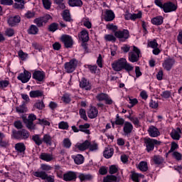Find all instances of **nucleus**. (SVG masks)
I'll return each mask as SVG.
<instances>
[{
  "mask_svg": "<svg viewBox=\"0 0 182 182\" xmlns=\"http://www.w3.org/2000/svg\"><path fill=\"white\" fill-rule=\"evenodd\" d=\"M128 59L132 63L139 62V59H140V50L134 46H132V50L129 53Z\"/></svg>",
  "mask_w": 182,
  "mask_h": 182,
  "instance_id": "nucleus-1",
  "label": "nucleus"
},
{
  "mask_svg": "<svg viewBox=\"0 0 182 182\" xmlns=\"http://www.w3.org/2000/svg\"><path fill=\"white\" fill-rule=\"evenodd\" d=\"M12 137L16 140H26L29 138V132L25 129L20 131L13 130Z\"/></svg>",
  "mask_w": 182,
  "mask_h": 182,
  "instance_id": "nucleus-2",
  "label": "nucleus"
},
{
  "mask_svg": "<svg viewBox=\"0 0 182 182\" xmlns=\"http://www.w3.org/2000/svg\"><path fill=\"white\" fill-rule=\"evenodd\" d=\"M126 63V58H121L112 64V68L115 72H122Z\"/></svg>",
  "mask_w": 182,
  "mask_h": 182,
  "instance_id": "nucleus-3",
  "label": "nucleus"
},
{
  "mask_svg": "<svg viewBox=\"0 0 182 182\" xmlns=\"http://www.w3.org/2000/svg\"><path fill=\"white\" fill-rule=\"evenodd\" d=\"M78 62L76 59H73L69 62L65 63V70L67 73H72L75 72L76 68H77Z\"/></svg>",
  "mask_w": 182,
  "mask_h": 182,
  "instance_id": "nucleus-4",
  "label": "nucleus"
},
{
  "mask_svg": "<svg viewBox=\"0 0 182 182\" xmlns=\"http://www.w3.org/2000/svg\"><path fill=\"white\" fill-rule=\"evenodd\" d=\"M60 41L63 43L65 48H69L73 46V38L68 34L61 36Z\"/></svg>",
  "mask_w": 182,
  "mask_h": 182,
  "instance_id": "nucleus-5",
  "label": "nucleus"
},
{
  "mask_svg": "<svg viewBox=\"0 0 182 182\" xmlns=\"http://www.w3.org/2000/svg\"><path fill=\"white\" fill-rule=\"evenodd\" d=\"M35 177H39L42 180H46L48 182H55V178L52 176H48L46 171H36L33 173Z\"/></svg>",
  "mask_w": 182,
  "mask_h": 182,
  "instance_id": "nucleus-6",
  "label": "nucleus"
},
{
  "mask_svg": "<svg viewBox=\"0 0 182 182\" xmlns=\"http://www.w3.org/2000/svg\"><path fill=\"white\" fill-rule=\"evenodd\" d=\"M162 9H163L164 12H165V14H168L170 12H174L175 11H177V4H176L171 1H167L164 4Z\"/></svg>",
  "mask_w": 182,
  "mask_h": 182,
  "instance_id": "nucleus-7",
  "label": "nucleus"
},
{
  "mask_svg": "<svg viewBox=\"0 0 182 182\" xmlns=\"http://www.w3.org/2000/svg\"><path fill=\"white\" fill-rule=\"evenodd\" d=\"M144 143L146 144L147 151H153V150H154V145L160 144L161 142L154 139L145 138Z\"/></svg>",
  "mask_w": 182,
  "mask_h": 182,
  "instance_id": "nucleus-8",
  "label": "nucleus"
},
{
  "mask_svg": "<svg viewBox=\"0 0 182 182\" xmlns=\"http://www.w3.org/2000/svg\"><path fill=\"white\" fill-rule=\"evenodd\" d=\"M31 77H32V74H31V73H29L28 70H24L23 73L18 75L17 79L21 80L22 83H28V82H29L31 80Z\"/></svg>",
  "mask_w": 182,
  "mask_h": 182,
  "instance_id": "nucleus-9",
  "label": "nucleus"
},
{
  "mask_svg": "<svg viewBox=\"0 0 182 182\" xmlns=\"http://www.w3.org/2000/svg\"><path fill=\"white\" fill-rule=\"evenodd\" d=\"M176 63V60L174 58H166L164 60V63H162L163 68L165 69V70H171V68L174 66V64Z\"/></svg>",
  "mask_w": 182,
  "mask_h": 182,
  "instance_id": "nucleus-10",
  "label": "nucleus"
},
{
  "mask_svg": "<svg viewBox=\"0 0 182 182\" xmlns=\"http://www.w3.org/2000/svg\"><path fill=\"white\" fill-rule=\"evenodd\" d=\"M96 97L99 102L105 100L106 105H112V103H113V100H112L106 93L101 92L98 94Z\"/></svg>",
  "mask_w": 182,
  "mask_h": 182,
  "instance_id": "nucleus-11",
  "label": "nucleus"
},
{
  "mask_svg": "<svg viewBox=\"0 0 182 182\" xmlns=\"http://www.w3.org/2000/svg\"><path fill=\"white\" fill-rule=\"evenodd\" d=\"M116 38L118 39H129V31H118L114 33Z\"/></svg>",
  "mask_w": 182,
  "mask_h": 182,
  "instance_id": "nucleus-12",
  "label": "nucleus"
},
{
  "mask_svg": "<svg viewBox=\"0 0 182 182\" xmlns=\"http://www.w3.org/2000/svg\"><path fill=\"white\" fill-rule=\"evenodd\" d=\"M45 73L43 71H35L33 73V77L38 82H43V79H45Z\"/></svg>",
  "mask_w": 182,
  "mask_h": 182,
  "instance_id": "nucleus-13",
  "label": "nucleus"
},
{
  "mask_svg": "<svg viewBox=\"0 0 182 182\" xmlns=\"http://www.w3.org/2000/svg\"><path fill=\"white\" fill-rule=\"evenodd\" d=\"M63 180L65 181H73L76 180V173L73 171H69L63 175Z\"/></svg>",
  "mask_w": 182,
  "mask_h": 182,
  "instance_id": "nucleus-14",
  "label": "nucleus"
},
{
  "mask_svg": "<svg viewBox=\"0 0 182 182\" xmlns=\"http://www.w3.org/2000/svg\"><path fill=\"white\" fill-rule=\"evenodd\" d=\"M148 132L151 137H159V136H160V132L159 131V129L154 126H151L149 128Z\"/></svg>",
  "mask_w": 182,
  "mask_h": 182,
  "instance_id": "nucleus-15",
  "label": "nucleus"
},
{
  "mask_svg": "<svg viewBox=\"0 0 182 182\" xmlns=\"http://www.w3.org/2000/svg\"><path fill=\"white\" fill-rule=\"evenodd\" d=\"M170 134L173 140H180V137H181V129L180 128L173 129Z\"/></svg>",
  "mask_w": 182,
  "mask_h": 182,
  "instance_id": "nucleus-16",
  "label": "nucleus"
},
{
  "mask_svg": "<svg viewBox=\"0 0 182 182\" xmlns=\"http://www.w3.org/2000/svg\"><path fill=\"white\" fill-rule=\"evenodd\" d=\"M21 22V17L19 16H11L8 19V23L9 26H15V25Z\"/></svg>",
  "mask_w": 182,
  "mask_h": 182,
  "instance_id": "nucleus-17",
  "label": "nucleus"
},
{
  "mask_svg": "<svg viewBox=\"0 0 182 182\" xmlns=\"http://www.w3.org/2000/svg\"><path fill=\"white\" fill-rule=\"evenodd\" d=\"M123 130L125 135L130 134L133 131V124L129 122H126L124 124Z\"/></svg>",
  "mask_w": 182,
  "mask_h": 182,
  "instance_id": "nucleus-18",
  "label": "nucleus"
},
{
  "mask_svg": "<svg viewBox=\"0 0 182 182\" xmlns=\"http://www.w3.org/2000/svg\"><path fill=\"white\" fill-rule=\"evenodd\" d=\"M90 145V142L89 141L86 140L85 142L82 144H77L76 147L78 149V150H80V151H85V150H87L89 149V146Z\"/></svg>",
  "mask_w": 182,
  "mask_h": 182,
  "instance_id": "nucleus-19",
  "label": "nucleus"
},
{
  "mask_svg": "<svg viewBox=\"0 0 182 182\" xmlns=\"http://www.w3.org/2000/svg\"><path fill=\"white\" fill-rule=\"evenodd\" d=\"M99 111L95 107H92L87 112V115L90 119H95V117H97Z\"/></svg>",
  "mask_w": 182,
  "mask_h": 182,
  "instance_id": "nucleus-20",
  "label": "nucleus"
},
{
  "mask_svg": "<svg viewBox=\"0 0 182 182\" xmlns=\"http://www.w3.org/2000/svg\"><path fill=\"white\" fill-rule=\"evenodd\" d=\"M80 87L83 89V90H90L91 86L87 80L82 78L80 82Z\"/></svg>",
  "mask_w": 182,
  "mask_h": 182,
  "instance_id": "nucleus-21",
  "label": "nucleus"
},
{
  "mask_svg": "<svg viewBox=\"0 0 182 182\" xmlns=\"http://www.w3.org/2000/svg\"><path fill=\"white\" fill-rule=\"evenodd\" d=\"M79 38L82 41V42H87V41H89V33L84 29L80 32Z\"/></svg>",
  "mask_w": 182,
  "mask_h": 182,
  "instance_id": "nucleus-22",
  "label": "nucleus"
},
{
  "mask_svg": "<svg viewBox=\"0 0 182 182\" xmlns=\"http://www.w3.org/2000/svg\"><path fill=\"white\" fill-rule=\"evenodd\" d=\"M40 159L44 160V161H52L53 160V156L50 154L42 153L40 155Z\"/></svg>",
  "mask_w": 182,
  "mask_h": 182,
  "instance_id": "nucleus-23",
  "label": "nucleus"
},
{
  "mask_svg": "<svg viewBox=\"0 0 182 182\" xmlns=\"http://www.w3.org/2000/svg\"><path fill=\"white\" fill-rule=\"evenodd\" d=\"M15 149L17 151V153H24L26 147L23 143L20 142L15 145Z\"/></svg>",
  "mask_w": 182,
  "mask_h": 182,
  "instance_id": "nucleus-24",
  "label": "nucleus"
},
{
  "mask_svg": "<svg viewBox=\"0 0 182 182\" xmlns=\"http://www.w3.org/2000/svg\"><path fill=\"white\" fill-rule=\"evenodd\" d=\"M105 15V21H107L108 22H110L114 19V13H113V11L111 10H107Z\"/></svg>",
  "mask_w": 182,
  "mask_h": 182,
  "instance_id": "nucleus-25",
  "label": "nucleus"
},
{
  "mask_svg": "<svg viewBox=\"0 0 182 182\" xmlns=\"http://www.w3.org/2000/svg\"><path fill=\"white\" fill-rule=\"evenodd\" d=\"M113 149L110 147H107L104 151V157H105V159H110V157L113 156Z\"/></svg>",
  "mask_w": 182,
  "mask_h": 182,
  "instance_id": "nucleus-26",
  "label": "nucleus"
},
{
  "mask_svg": "<svg viewBox=\"0 0 182 182\" xmlns=\"http://www.w3.org/2000/svg\"><path fill=\"white\" fill-rule=\"evenodd\" d=\"M32 140L37 146H41L43 143V139L41 137V135L36 134L32 136Z\"/></svg>",
  "mask_w": 182,
  "mask_h": 182,
  "instance_id": "nucleus-27",
  "label": "nucleus"
},
{
  "mask_svg": "<svg viewBox=\"0 0 182 182\" xmlns=\"http://www.w3.org/2000/svg\"><path fill=\"white\" fill-rule=\"evenodd\" d=\"M78 178L80 181H86L87 180H92L93 176L90 174L80 173L78 175Z\"/></svg>",
  "mask_w": 182,
  "mask_h": 182,
  "instance_id": "nucleus-28",
  "label": "nucleus"
},
{
  "mask_svg": "<svg viewBox=\"0 0 182 182\" xmlns=\"http://www.w3.org/2000/svg\"><path fill=\"white\" fill-rule=\"evenodd\" d=\"M123 69L126 70V72H127L128 73H130V72H133V70H134V67L133 66V65L127 62V60H125V63L124 64Z\"/></svg>",
  "mask_w": 182,
  "mask_h": 182,
  "instance_id": "nucleus-29",
  "label": "nucleus"
},
{
  "mask_svg": "<svg viewBox=\"0 0 182 182\" xmlns=\"http://www.w3.org/2000/svg\"><path fill=\"white\" fill-rule=\"evenodd\" d=\"M38 32L39 28L35 25H31L28 29V33H29V35H37Z\"/></svg>",
  "mask_w": 182,
  "mask_h": 182,
  "instance_id": "nucleus-30",
  "label": "nucleus"
},
{
  "mask_svg": "<svg viewBox=\"0 0 182 182\" xmlns=\"http://www.w3.org/2000/svg\"><path fill=\"white\" fill-rule=\"evenodd\" d=\"M163 16H156L151 19V23H153V25H161L163 23Z\"/></svg>",
  "mask_w": 182,
  "mask_h": 182,
  "instance_id": "nucleus-31",
  "label": "nucleus"
},
{
  "mask_svg": "<svg viewBox=\"0 0 182 182\" xmlns=\"http://www.w3.org/2000/svg\"><path fill=\"white\" fill-rule=\"evenodd\" d=\"M73 159L75 164H83V161H85V157H83L82 154H77L74 156Z\"/></svg>",
  "mask_w": 182,
  "mask_h": 182,
  "instance_id": "nucleus-32",
  "label": "nucleus"
},
{
  "mask_svg": "<svg viewBox=\"0 0 182 182\" xmlns=\"http://www.w3.org/2000/svg\"><path fill=\"white\" fill-rule=\"evenodd\" d=\"M90 127V124H85L84 125H80L79 129L80 132H83L86 134H90V131L87 129Z\"/></svg>",
  "mask_w": 182,
  "mask_h": 182,
  "instance_id": "nucleus-33",
  "label": "nucleus"
},
{
  "mask_svg": "<svg viewBox=\"0 0 182 182\" xmlns=\"http://www.w3.org/2000/svg\"><path fill=\"white\" fill-rule=\"evenodd\" d=\"M43 143H46L47 146H52V136L49 134H45L43 137Z\"/></svg>",
  "mask_w": 182,
  "mask_h": 182,
  "instance_id": "nucleus-34",
  "label": "nucleus"
},
{
  "mask_svg": "<svg viewBox=\"0 0 182 182\" xmlns=\"http://www.w3.org/2000/svg\"><path fill=\"white\" fill-rule=\"evenodd\" d=\"M14 1L15 2H18L14 4V8H16V9H23L25 6V1L23 0H14Z\"/></svg>",
  "mask_w": 182,
  "mask_h": 182,
  "instance_id": "nucleus-35",
  "label": "nucleus"
},
{
  "mask_svg": "<svg viewBox=\"0 0 182 182\" xmlns=\"http://www.w3.org/2000/svg\"><path fill=\"white\" fill-rule=\"evenodd\" d=\"M70 6H82V0H68Z\"/></svg>",
  "mask_w": 182,
  "mask_h": 182,
  "instance_id": "nucleus-36",
  "label": "nucleus"
},
{
  "mask_svg": "<svg viewBox=\"0 0 182 182\" xmlns=\"http://www.w3.org/2000/svg\"><path fill=\"white\" fill-rule=\"evenodd\" d=\"M104 182H117V177L113 175H108L103 179Z\"/></svg>",
  "mask_w": 182,
  "mask_h": 182,
  "instance_id": "nucleus-37",
  "label": "nucleus"
},
{
  "mask_svg": "<svg viewBox=\"0 0 182 182\" xmlns=\"http://www.w3.org/2000/svg\"><path fill=\"white\" fill-rule=\"evenodd\" d=\"M138 167L139 170H141V171H147V170H149V167L147 166V162L146 161H141L139 164Z\"/></svg>",
  "mask_w": 182,
  "mask_h": 182,
  "instance_id": "nucleus-38",
  "label": "nucleus"
},
{
  "mask_svg": "<svg viewBox=\"0 0 182 182\" xmlns=\"http://www.w3.org/2000/svg\"><path fill=\"white\" fill-rule=\"evenodd\" d=\"M63 18L64 21H66V22H70V21H72V18H70V13L69 12V10H65L63 11Z\"/></svg>",
  "mask_w": 182,
  "mask_h": 182,
  "instance_id": "nucleus-39",
  "label": "nucleus"
},
{
  "mask_svg": "<svg viewBox=\"0 0 182 182\" xmlns=\"http://www.w3.org/2000/svg\"><path fill=\"white\" fill-rule=\"evenodd\" d=\"M82 25H84L87 29L92 28V22L90 21L89 18H84L82 19Z\"/></svg>",
  "mask_w": 182,
  "mask_h": 182,
  "instance_id": "nucleus-40",
  "label": "nucleus"
},
{
  "mask_svg": "<svg viewBox=\"0 0 182 182\" xmlns=\"http://www.w3.org/2000/svg\"><path fill=\"white\" fill-rule=\"evenodd\" d=\"M18 58H20V59L21 60H26V59H28V53L23 52V50H20L18 52Z\"/></svg>",
  "mask_w": 182,
  "mask_h": 182,
  "instance_id": "nucleus-41",
  "label": "nucleus"
},
{
  "mask_svg": "<svg viewBox=\"0 0 182 182\" xmlns=\"http://www.w3.org/2000/svg\"><path fill=\"white\" fill-rule=\"evenodd\" d=\"M104 38L107 42H116V37L112 34H106Z\"/></svg>",
  "mask_w": 182,
  "mask_h": 182,
  "instance_id": "nucleus-42",
  "label": "nucleus"
},
{
  "mask_svg": "<svg viewBox=\"0 0 182 182\" xmlns=\"http://www.w3.org/2000/svg\"><path fill=\"white\" fill-rule=\"evenodd\" d=\"M153 160H154L155 164H161V163H163V161H164V159H163V157H161V156H157V155H155L154 156Z\"/></svg>",
  "mask_w": 182,
  "mask_h": 182,
  "instance_id": "nucleus-43",
  "label": "nucleus"
},
{
  "mask_svg": "<svg viewBox=\"0 0 182 182\" xmlns=\"http://www.w3.org/2000/svg\"><path fill=\"white\" fill-rule=\"evenodd\" d=\"M63 147L65 149H70V146H72V142H70V139L69 138L64 139L63 141Z\"/></svg>",
  "mask_w": 182,
  "mask_h": 182,
  "instance_id": "nucleus-44",
  "label": "nucleus"
},
{
  "mask_svg": "<svg viewBox=\"0 0 182 182\" xmlns=\"http://www.w3.org/2000/svg\"><path fill=\"white\" fill-rule=\"evenodd\" d=\"M59 25L56 23H51L49 27H48V31L50 32H56V31H58V28Z\"/></svg>",
  "mask_w": 182,
  "mask_h": 182,
  "instance_id": "nucleus-45",
  "label": "nucleus"
},
{
  "mask_svg": "<svg viewBox=\"0 0 182 182\" xmlns=\"http://www.w3.org/2000/svg\"><path fill=\"white\" fill-rule=\"evenodd\" d=\"M34 23H36V25H37V26H38V28H42V26H43L45 25V23H43V21L42 19V17L36 18L34 20Z\"/></svg>",
  "mask_w": 182,
  "mask_h": 182,
  "instance_id": "nucleus-46",
  "label": "nucleus"
},
{
  "mask_svg": "<svg viewBox=\"0 0 182 182\" xmlns=\"http://www.w3.org/2000/svg\"><path fill=\"white\" fill-rule=\"evenodd\" d=\"M64 1L65 0H53V2L56 5H58V8H60V9H65V4H63Z\"/></svg>",
  "mask_w": 182,
  "mask_h": 182,
  "instance_id": "nucleus-47",
  "label": "nucleus"
},
{
  "mask_svg": "<svg viewBox=\"0 0 182 182\" xmlns=\"http://www.w3.org/2000/svg\"><path fill=\"white\" fill-rule=\"evenodd\" d=\"M58 127L62 130H68V129H69V124L68 122H61L58 124Z\"/></svg>",
  "mask_w": 182,
  "mask_h": 182,
  "instance_id": "nucleus-48",
  "label": "nucleus"
},
{
  "mask_svg": "<svg viewBox=\"0 0 182 182\" xmlns=\"http://www.w3.org/2000/svg\"><path fill=\"white\" fill-rule=\"evenodd\" d=\"M115 124H117L119 126H122V124H124V119L123 118H121L119 114H117L116 119H115Z\"/></svg>",
  "mask_w": 182,
  "mask_h": 182,
  "instance_id": "nucleus-49",
  "label": "nucleus"
},
{
  "mask_svg": "<svg viewBox=\"0 0 182 182\" xmlns=\"http://www.w3.org/2000/svg\"><path fill=\"white\" fill-rule=\"evenodd\" d=\"M88 148L90 149V151H96L99 149L98 145L95 142H90Z\"/></svg>",
  "mask_w": 182,
  "mask_h": 182,
  "instance_id": "nucleus-50",
  "label": "nucleus"
},
{
  "mask_svg": "<svg viewBox=\"0 0 182 182\" xmlns=\"http://www.w3.org/2000/svg\"><path fill=\"white\" fill-rule=\"evenodd\" d=\"M9 85V80H2L0 81V87L1 89H5V87H8V85Z\"/></svg>",
  "mask_w": 182,
  "mask_h": 182,
  "instance_id": "nucleus-51",
  "label": "nucleus"
},
{
  "mask_svg": "<svg viewBox=\"0 0 182 182\" xmlns=\"http://www.w3.org/2000/svg\"><path fill=\"white\" fill-rule=\"evenodd\" d=\"M42 2L45 9H50L52 2H50L49 0H42Z\"/></svg>",
  "mask_w": 182,
  "mask_h": 182,
  "instance_id": "nucleus-52",
  "label": "nucleus"
},
{
  "mask_svg": "<svg viewBox=\"0 0 182 182\" xmlns=\"http://www.w3.org/2000/svg\"><path fill=\"white\" fill-rule=\"evenodd\" d=\"M127 100L129 101V103L131 105L130 107H133V106H135V105H137V103H139L137 99L133 98L132 97H129Z\"/></svg>",
  "mask_w": 182,
  "mask_h": 182,
  "instance_id": "nucleus-53",
  "label": "nucleus"
},
{
  "mask_svg": "<svg viewBox=\"0 0 182 182\" xmlns=\"http://www.w3.org/2000/svg\"><path fill=\"white\" fill-rule=\"evenodd\" d=\"M119 171V167L115 165H112L109 167V174H116V173Z\"/></svg>",
  "mask_w": 182,
  "mask_h": 182,
  "instance_id": "nucleus-54",
  "label": "nucleus"
},
{
  "mask_svg": "<svg viewBox=\"0 0 182 182\" xmlns=\"http://www.w3.org/2000/svg\"><path fill=\"white\" fill-rule=\"evenodd\" d=\"M139 177H143V175L136 173H132V178L133 181L139 182Z\"/></svg>",
  "mask_w": 182,
  "mask_h": 182,
  "instance_id": "nucleus-55",
  "label": "nucleus"
},
{
  "mask_svg": "<svg viewBox=\"0 0 182 182\" xmlns=\"http://www.w3.org/2000/svg\"><path fill=\"white\" fill-rule=\"evenodd\" d=\"M43 95V94L42 93V92H30L31 97H41Z\"/></svg>",
  "mask_w": 182,
  "mask_h": 182,
  "instance_id": "nucleus-56",
  "label": "nucleus"
},
{
  "mask_svg": "<svg viewBox=\"0 0 182 182\" xmlns=\"http://www.w3.org/2000/svg\"><path fill=\"white\" fill-rule=\"evenodd\" d=\"M143 14L141 11H139L136 14H132V21H136V19H141Z\"/></svg>",
  "mask_w": 182,
  "mask_h": 182,
  "instance_id": "nucleus-57",
  "label": "nucleus"
},
{
  "mask_svg": "<svg viewBox=\"0 0 182 182\" xmlns=\"http://www.w3.org/2000/svg\"><path fill=\"white\" fill-rule=\"evenodd\" d=\"M26 127L29 129V130H33L35 129V124H33V122L32 121H27L26 122Z\"/></svg>",
  "mask_w": 182,
  "mask_h": 182,
  "instance_id": "nucleus-58",
  "label": "nucleus"
},
{
  "mask_svg": "<svg viewBox=\"0 0 182 182\" xmlns=\"http://www.w3.org/2000/svg\"><path fill=\"white\" fill-rule=\"evenodd\" d=\"M39 124H42L43 126H50V122H49L46 119H38Z\"/></svg>",
  "mask_w": 182,
  "mask_h": 182,
  "instance_id": "nucleus-59",
  "label": "nucleus"
},
{
  "mask_svg": "<svg viewBox=\"0 0 182 182\" xmlns=\"http://www.w3.org/2000/svg\"><path fill=\"white\" fill-rule=\"evenodd\" d=\"M62 100L64 102V103H70L71 100L69 94H65L62 97Z\"/></svg>",
  "mask_w": 182,
  "mask_h": 182,
  "instance_id": "nucleus-60",
  "label": "nucleus"
},
{
  "mask_svg": "<svg viewBox=\"0 0 182 182\" xmlns=\"http://www.w3.org/2000/svg\"><path fill=\"white\" fill-rule=\"evenodd\" d=\"M35 107H36V109H38V110H42V109L45 107V104H43V101H39L35 104Z\"/></svg>",
  "mask_w": 182,
  "mask_h": 182,
  "instance_id": "nucleus-61",
  "label": "nucleus"
},
{
  "mask_svg": "<svg viewBox=\"0 0 182 182\" xmlns=\"http://www.w3.org/2000/svg\"><path fill=\"white\" fill-rule=\"evenodd\" d=\"M15 34V31L12 28H7L5 31V36L11 37Z\"/></svg>",
  "mask_w": 182,
  "mask_h": 182,
  "instance_id": "nucleus-62",
  "label": "nucleus"
},
{
  "mask_svg": "<svg viewBox=\"0 0 182 182\" xmlns=\"http://www.w3.org/2000/svg\"><path fill=\"white\" fill-rule=\"evenodd\" d=\"M172 156L174 159H176V160L180 161L181 160V154H180L178 151H173L172 152Z\"/></svg>",
  "mask_w": 182,
  "mask_h": 182,
  "instance_id": "nucleus-63",
  "label": "nucleus"
},
{
  "mask_svg": "<svg viewBox=\"0 0 182 182\" xmlns=\"http://www.w3.org/2000/svg\"><path fill=\"white\" fill-rule=\"evenodd\" d=\"M42 171H50V170H52V166L46 164H41V166Z\"/></svg>",
  "mask_w": 182,
  "mask_h": 182,
  "instance_id": "nucleus-64",
  "label": "nucleus"
}]
</instances>
